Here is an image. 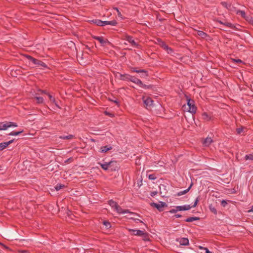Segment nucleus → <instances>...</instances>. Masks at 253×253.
Returning a JSON list of instances; mask_svg holds the SVG:
<instances>
[{
  "instance_id": "473e14b6",
  "label": "nucleus",
  "mask_w": 253,
  "mask_h": 253,
  "mask_svg": "<svg viewBox=\"0 0 253 253\" xmlns=\"http://www.w3.org/2000/svg\"><path fill=\"white\" fill-rule=\"evenodd\" d=\"M144 233H145V232L144 231L140 230H136V233H133V235H137L138 236H142L144 235Z\"/></svg>"
},
{
  "instance_id": "a211bd4d",
  "label": "nucleus",
  "mask_w": 253,
  "mask_h": 253,
  "mask_svg": "<svg viewBox=\"0 0 253 253\" xmlns=\"http://www.w3.org/2000/svg\"><path fill=\"white\" fill-rule=\"evenodd\" d=\"M197 34L200 36L202 39H206L207 37H210L209 35L202 31H197Z\"/></svg>"
},
{
  "instance_id": "c9c22d12",
  "label": "nucleus",
  "mask_w": 253,
  "mask_h": 253,
  "mask_svg": "<svg viewBox=\"0 0 253 253\" xmlns=\"http://www.w3.org/2000/svg\"><path fill=\"white\" fill-rule=\"evenodd\" d=\"M115 210H116L117 212L118 213H119V214L123 213L124 210L119 205H117Z\"/></svg>"
},
{
  "instance_id": "bf43d9fd",
  "label": "nucleus",
  "mask_w": 253,
  "mask_h": 253,
  "mask_svg": "<svg viewBox=\"0 0 253 253\" xmlns=\"http://www.w3.org/2000/svg\"><path fill=\"white\" fill-rule=\"evenodd\" d=\"M173 217L179 218L181 217V215L179 214H175L173 216Z\"/></svg>"
},
{
  "instance_id": "37998d69",
  "label": "nucleus",
  "mask_w": 253,
  "mask_h": 253,
  "mask_svg": "<svg viewBox=\"0 0 253 253\" xmlns=\"http://www.w3.org/2000/svg\"><path fill=\"white\" fill-rule=\"evenodd\" d=\"M200 200V196H198L196 200L195 201V202L194 203V205L193 206H192V208H194V207H196L198 203V202H199Z\"/></svg>"
},
{
  "instance_id": "3c124183",
  "label": "nucleus",
  "mask_w": 253,
  "mask_h": 253,
  "mask_svg": "<svg viewBox=\"0 0 253 253\" xmlns=\"http://www.w3.org/2000/svg\"><path fill=\"white\" fill-rule=\"evenodd\" d=\"M129 219L135 221L137 223L138 222H141V223H143V221L142 220L139 219L134 218L133 217H130Z\"/></svg>"
},
{
  "instance_id": "f8f14e48",
  "label": "nucleus",
  "mask_w": 253,
  "mask_h": 253,
  "mask_svg": "<svg viewBox=\"0 0 253 253\" xmlns=\"http://www.w3.org/2000/svg\"><path fill=\"white\" fill-rule=\"evenodd\" d=\"M176 241L179 242L180 246H187L189 245V240L187 238L176 239Z\"/></svg>"
},
{
  "instance_id": "ea45409f",
  "label": "nucleus",
  "mask_w": 253,
  "mask_h": 253,
  "mask_svg": "<svg viewBox=\"0 0 253 253\" xmlns=\"http://www.w3.org/2000/svg\"><path fill=\"white\" fill-rule=\"evenodd\" d=\"M7 124H8V127H12V126H13V127L17 126V124L16 123L8 122Z\"/></svg>"
},
{
  "instance_id": "aec40b11",
  "label": "nucleus",
  "mask_w": 253,
  "mask_h": 253,
  "mask_svg": "<svg viewBox=\"0 0 253 253\" xmlns=\"http://www.w3.org/2000/svg\"><path fill=\"white\" fill-rule=\"evenodd\" d=\"M237 14H239L241 15V16L244 18L246 20L247 19V17L248 16L246 15V12L245 11L241 10H238L236 12Z\"/></svg>"
},
{
  "instance_id": "bb28decb",
  "label": "nucleus",
  "mask_w": 253,
  "mask_h": 253,
  "mask_svg": "<svg viewBox=\"0 0 253 253\" xmlns=\"http://www.w3.org/2000/svg\"><path fill=\"white\" fill-rule=\"evenodd\" d=\"M8 146V144L6 142L0 143V151H2Z\"/></svg>"
},
{
  "instance_id": "5fc2aeb1",
  "label": "nucleus",
  "mask_w": 253,
  "mask_h": 253,
  "mask_svg": "<svg viewBox=\"0 0 253 253\" xmlns=\"http://www.w3.org/2000/svg\"><path fill=\"white\" fill-rule=\"evenodd\" d=\"M128 231L129 232L132 233V235H133V233H136V230H135V229H128Z\"/></svg>"
},
{
  "instance_id": "a19ab883",
  "label": "nucleus",
  "mask_w": 253,
  "mask_h": 253,
  "mask_svg": "<svg viewBox=\"0 0 253 253\" xmlns=\"http://www.w3.org/2000/svg\"><path fill=\"white\" fill-rule=\"evenodd\" d=\"M245 128L244 126H241V127L237 128L236 129V132L237 134H241L243 131L244 129Z\"/></svg>"
},
{
  "instance_id": "cd10ccee",
  "label": "nucleus",
  "mask_w": 253,
  "mask_h": 253,
  "mask_svg": "<svg viewBox=\"0 0 253 253\" xmlns=\"http://www.w3.org/2000/svg\"><path fill=\"white\" fill-rule=\"evenodd\" d=\"M143 237V240L144 241H150L149 234L147 232H145L144 235L142 236Z\"/></svg>"
},
{
  "instance_id": "6e6d98bb",
  "label": "nucleus",
  "mask_w": 253,
  "mask_h": 253,
  "mask_svg": "<svg viewBox=\"0 0 253 253\" xmlns=\"http://www.w3.org/2000/svg\"><path fill=\"white\" fill-rule=\"evenodd\" d=\"M233 60L235 62L237 63H243V62L241 59H234Z\"/></svg>"
},
{
  "instance_id": "774afa93",
  "label": "nucleus",
  "mask_w": 253,
  "mask_h": 253,
  "mask_svg": "<svg viewBox=\"0 0 253 253\" xmlns=\"http://www.w3.org/2000/svg\"><path fill=\"white\" fill-rule=\"evenodd\" d=\"M199 248L200 249H201V250H205V247H202V246H199Z\"/></svg>"
},
{
  "instance_id": "09e8293b",
  "label": "nucleus",
  "mask_w": 253,
  "mask_h": 253,
  "mask_svg": "<svg viewBox=\"0 0 253 253\" xmlns=\"http://www.w3.org/2000/svg\"><path fill=\"white\" fill-rule=\"evenodd\" d=\"M114 9L117 11L118 16L122 18V15L121 12L119 11V9L117 7H114Z\"/></svg>"
},
{
  "instance_id": "0e129e2a",
  "label": "nucleus",
  "mask_w": 253,
  "mask_h": 253,
  "mask_svg": "<svg viewBox=\"0 0 253 253\" xmlns=\"http://www.w3.org/2000/svg\"><path fill=\"white\" fill-rule=\"evenodd\" d=\"M0 245L2 246L5 249L10 250L9 248L8 247L4 245V244L0 243Z\"/></svg>"
},
{
  "instance_id": "69168bd1",
  "label": "nucleus",
  "mask_w": 253,
  "mask_h": 253,
  "mask_svg": "<svg viewBox=\"0 0 253 253\" xmlns=\"http://www.w3.org/2000/svg\"><path fill=\"white\" fill-rule=\"evenodd\" d=\"M221 4H222V5L223 6H224V7H225L227 8V3H226V2H222L221 3Z\"/></svg>"
},
{
  "instance_id": "c03bdc74",
  "label": "nucleus",
  "mask_w": 253,
  "mask_h": 253,
  "mask_svg": "<svg viewBox=\"0 0 253 253\" xmlns=\"http://www.w3.org/2000/svg\"><path fill=\"white\" fill-rule=\"evenodd\" d=\"M47 95H48L49 99L51 102H55V99L54 97H53L50 93H47Z\"/></svg>"
},
{
  "instance_id": "680f3d73",
  "label": "nucleus",
  "mask_w": 253,
  "mask_h": 253,
  "mask_svg": "<svg viewBox=\"0 0 253 253\" xmlns=\"http://www.w3.org/2000/svg\"><path fill=\"white\" fill-rule=\"evenodd\" d=\"M157 194V192L153 191L151 193V196L153 197Z\"/></svg>"
},
{
  "instance_id": "393cba45",
  "label": "nucleus",
  "mask_w": 253,
  "mask_h": 253,
  "mask_svg": "<svg viewBox=\"0 0 253 253\" xmlns=\"http://www.w3.org/2000/svg\"><path fill=\"white\" fill-rule=\"evenodd\" d=\"M202 116L203 120L206 121H209L211 119V117L209 116L208 113L206 112L203 113Z\"/></svg>"
},
{
  "instance_id": "9b49d317",
  "label": "nucleus",
  "mask_w": 253,
  "mask_h": 253,
  "mask_svg": "<svg viewBox=\"0 0 253 253\" xmlns=\"http://www.w3.org/2000/svg\"><path fill=\"white\" fill-rule=\"evenodd\" d=\"M142 99H143L144 104L146 108L150 107L153 106L154 101L151 97H148L144 100V97H143Z\"/></svg>"
},
{
  "instance_id": "7ed1b4c3",
  "label": "nucleus",
  "mask_w": 253,
  "mask_h": 253,
  "mask_svg": "<svg viewBox=\"0 0 253 253\" xmlns=\"http://www.w3.org/2000/svg\"><path fill=\"white\" fill-rule=\"evenodd\" d=\"M26 57L30 61L32 62L34 64H35L36 67L42 66L44 68H47L46 64L43 62L42 61L36 59L29 55H26Z\"/></svg>"
},
{
  "instance_id": "79ce46f5",
  "label": "nucleus",
  "mask_w": 253,
  "mask_h": 253,
  "mask_svg": "<svg viewBox=\"0 0 253 253\" xmlns=\"http://www.w3.org/2000/svg\"><path fill=\"white\" fill-rule=\"evenodd\" d=\"M35 99L38 103H42L43 102V99L42 97H36Z\"/></svg>"
},
{
  "instance_id": "423d86ee",
  "label": "nucleus",
  "mask_w": 253,
  "mask_h": 253,
  "mask_svg": "<svg viewBox=\"0 0 253 253\" xmlns=\"http://www.w3.org/2000/svg\"><path fill=\"white\" fill-rule=\"evenodd\" d=\"M92 38L94 40H97L102 46H105L107 44H111V43L107 39H104L103 37L92 36Z\"/></svg>"
},
{
  "instance_id": "f257e3e1",
  "label": "nucleus",
  "mask_w": 253,
  "mask_h": 253,
  "mask_svg": "<svg viewBox=\"0 0 253 253\" xmlns=\"http://www.w3.org/2000/svg\"><path fill=\"white\" fill-rule=\"evenodd\" d=\"M185 97L187 101V105L188 107L187 110L188 112L192 114H195L197 111V107L195 104L194 100L191 99L188 95L186 94L185 95Z\"/></svg>"
},
{
  "instance_id": "2eb2a0df",
  "label": "nucleus",
  "mask_w": 253,
  "mask_h": 253,
  "mask_svg": "<svg viewBox=\"0 0 253 253\" xmlns=\"http://www.w3.org/2000/svg\"><path fill=\"white\" fill-rule=\"evenodd\" d=\"M192 207L190 205H184V206H177V210L178 211H187L190 210Z\"/></svg>"
},
{
  "instance_id": "9d476101",
  "label": "nucleus",
  "mask_w": 253,
  "mask_h": 253,
  "mask_svg": "<svg viewBox=\"0 0 253 253\" xmlns=\"http://www.w3.org/2000/svg\"><path fill=\"white\" fill-rule=\"evenodd\" d=\"M139 86L145 89H150L152 92L157 91V87L156 85L153 84L146 85L142 82V84H140Z\"/></svg>"
},
{
  "instance_id": "a18cd8bd",
  "label": "nucleus",
  "mask_w": 253,
  "mask_h": 253,
  "mask_svg": "<svg viewBox=\"0 0 253 253\" xmlns=\"http://www.w3.org/2000/svg\"><path fill=\"white\" fill-rule=\"evenodd\" d=\"M178 211L177 210V206L175 207L174 209H172L169 211L168 212L171 213H175Z\"/></svg>"
},
{
  "instance_id": "c85d7f7f",
  "label": "nucleus",
  "mask_w": 253,
  "mask_h": 253,
  "mask_svg": "<svg viewBox=\"0 0 253 253\" xmlns=\"http://www.w3.org/2000/svg\"><path fill=\"white\" fill-rule=\"evenodd\" d=\"M108 100L111 102L115 103L118 106L120 105L119 102L118 101L117 99L115 97H113V99L108 97Z\"/></svg>"
},
{
  "instance_id": "864d4df0",
  "label": "nucleus",
  "mask_w": 253,
  "mask_h": 253,
  "mask_svg": "<svg viewBox=\"0 0 253 253\" xmlns=\"http://www.w3.org/2000/svg\"><path fill=\"white\" fill-rule=\"evenodd\" d=\"M105 114H106V115H108L111 117H114V114L109 112H107V111H105L104 112Z\"/></svg>"
},
{
  "instance_id": "603ef678",
  "label": "nucleus",
  "mask_w": 253,
  "mask_h": 253,
  "mask_svg": "<svg viewBox=\"0 0 253 253\" xmlns=\"http://www.w3.org/2000/svg\"><path fill=\"white\" fill-rule=\"evenodd\" d=\"M227 202H226L225 200H222V201H221V206H222V207H226V206L227 205Z\"/></svg>"
},
{
  "instance_id": "20e7f679",
  "label": "nucleus",
  "mask_w": 253,
  "mask_h": 253,
  "mask_svg": "<svg viewBox=\"0 0 253 253\" xmlns=\"http://www.w3.org/2000/svg\"><path fill=\"white\" fill-rule=\"evenodd\" d=\"M130 70L132 72L140 73V77L141 78H146L149 76L148 72L144 69H139L137 67H131Z\"/></svg>"
},
{
  "instance_id": "4d7b16f0",
  "label": "nucleus",
  "mask_w": 253,
  "mask_h": 253,
  "mask_svg": "<svg viewBox=\"0 0 253 253\" xmlns=\"http://www.w3.org/2000/svg\"><path fill=\"white\" fill-rule=\"evenodd\" d=\"M6 237L9 238L10 240H12L13 239L15 238V237L12 236V235H6Z\"/></svg>"
},
{
  "instance_id": "de8ad7c7",
  "label": "nucleus",
  "mask_w": 253,
  "mask_h": 253,
  "mask_svg": "<svg viewBox=\"0 0 253 253\" xmlns=\"http://www.w3.org/2000/svg\"><path fill=\"white\" fill-rule=\"evenodd\" d=\"M149 179L150 180H155L156 179V176L155 174H151L149 175Z\"/></svg>"
},
{
  "instance_id": "f3484780",
  "label": "nucleus",
  "mask_w": 253,
  "mask_h": 253,
  "mask_svg": "<svg viewBox=\"0 0 253 253\" xmlns=\"http://www.w3.org/2000/svg\"><path fill=\"white\" fill-rule=\"evenodd\" d=\"M112 147L110 145H106L104 146H102L100 148L101 152L106 153L107 151L112 150Z\"/></svg>"
},
{
  "instance_id": "1a4fd4ad",
  "label": "nucleus",
  "mask_w": 253,
  "mask_h": 253,
  "mask_svg": "<svg viewBox=\"0 0 253 253\" xmlns=\"http://www.w3.org/2000/svg\"><path fill=\"white\" fill-rule=\"evenodd\" d=\"M124 39L128 41L131 45L133 46L138 47L139 44H137L134 40L133 39V37L131 36H129L127 34H126L125 36Z\"/></svg>"
},
{
  "instance_id": "412c9836",
  "label": "nucleus",
  "mask_w": 253,
  "mask_h": 253,
  "mask_svg": "<svg viewBox=\"0 0 253 253\" xmlns=\"http://www.w3.org/2000/svg\"><path fill=\"white\" fill-rule=\"evenodd\" d=\"M59 138L61 139H72L75 138V135L72 134H69L68 135H61L59 136Z\"/></svg>"
},
{
  "instance_id": "e433bc0d",
  "label": "nucleus",
  "mask_w": 253,
  "mask_h": 253,
  "mask_svg": "<svg viewBox=\"0 0 253 253\" xmlns=\"http://www.w3.org/2000/svg\"><path fill=\"white\" fill-rule=\"evenodd\" d=\"M130 213V214H131L137 215V216L140 217V214H138L137 213H135V212H132V211H130L129 210H124L123 213Z\"/></svg>"
},
{
  "instance_id": "b1692460",
  "label": "nucleus",
  "mask_w": 253,
  "mask_h": 253,
  "mask_svg": "<svg viewBox=\"0 0 253 253\" xmlns=\"http://www.w3.org/2000/svg\"><path fill=\"white\" fill-rule=\"evenodd\" d=\"M7 122H6L5 123H0V130H6L7 128H8V124H7Z\"/></svg>"
},
{
  "instance_id": "6ab92c4d",
  "label": "nucleus",
  "mask_w": 253,
  "mask_h": 253,
  "mask_svg": "<svg viewBox=\"0 0 253 253\" xmlns=\"http://www.w3.org/2000/svg\"><path fill=\"white\" fill-rule=\"evenodd\" d=\"M212 142V139L211 137H207L203 142V144L206 146H209Z\"/></svg>"
},
{
  "instance_id": "f03ea898",
  "label": "nucleus",
  "mask_w": 253,
  "mask_h": 253,
  "mask_svg": "<svg viewBox=\"0 0 253 253\" xmlns=\"http://www.w3.org/2000/svg\"><path fill=\"white\" fill-rule=\"evenodd\" d=\"M90 23L92 24H95L96 25L98 26H104L107 25H110L115 26H116L117 24V22L116 20L108 21H102L100 19H93L90 21Z\"/></svg>"
},
{
  "instance_id": "052dcab7",
  "label": "nucleus",
  "mask_w": 253,
  "mask_h": 253,
  "mask_svg": "<svg viewBox=\"0 0 253 253\" xmlns=\"http://www.w3.org/2000/svg\"><path fill=\"white\" fill-rule=\"evenodd\" d=\"M14 140H15V139H11L6 142L8 144V145H9L11 144L12 143H13L14 141Z\"/></svg>"
},
{
  "instance_id": "39448f33",
  "label": "nucleus",
  "mask_w": 253,
  "mask_h": 253,
  "mask_svg": "<svg viewBox=\"0 0 253 253\" xmlns=\"http://www.w3.org/2000/svg\"><path fill=\"white\" fill-rule=\"evenodd\" d=\"M159 44L165 49L168 53L171 54L173 52V50L170 47H169L165 42H164L161 39H157Z\"/></svg>"
},
{
  "instance_id": "4c0bfd02",
  "label": "nucleus",
  "mask_w": 253,
  "mask_h": 253,
  "mask_svg": "<svg viewBox=\"0 0 253 253\" xmlns=\"http://www.w3.org/2000/svg\"><path fill=\"white\" fill-rule=\"evenodd\" d=\"M246 21H248L251 25L253 26V17L249 15L246 19Z\"/></svg>"
},
{
  "instance_id": "c756f323",
  "label": "nucleus",
  "mask_w": 253,
  "mask_h": 253,
  "mask_svg": "<svg viewBox=\"0 0 253 253\" xmlns=\"http://www.w3.org/2000/svg\"><path fill=\"white\" fill-rule=\"evenodd\" d=\"M23 132V129H22L21 130H20L18 131H11V132H10L8 134V135L16 136V135H18L20 134V133H22Z\"/></svg>"
},
{
  "instance_id": "dca6fc26",
  "label": "nucleus",
  "mask_w": 253,
  "mask_h": 253,
  "mask_svg": "<svg viewBox=\"0 0 253 253\" xmlns=\"http://www.w3.org/2000/svg\"><path fill=\"white\" fill-rule=\"evenodd\" d=\"M193 184V182H191L190 186H189V187L187 189H186V190H185L184 191H180V192H178L177 193L176 195L178 196H180L182 195H184V194H186L190 190Z\"/></svg>"
},
{
  "instance_id": "72a5a7b5",
  "label": "nucleus",
  "mask_w": 253,
  "mask_h": 253,
  "mask_svg": "<svg viewBox=\"0 0 253 253\" xmlns=\"http://www.w3.org/2000/svg\"><path fill=\"white\" fill-rule=\"evenodd\" d=\"M103 224L105 226L107 229H109L111 227V225L110 222L104 220L103 221Z\"/></svg>"
},
{
  "instance_id": "0eeeda50",
  "label": "nucleus",
  "mask_w": 253,
  "mask_h": 253,
  "mask_svg": "<svg viewBox=\"0 0 253 253\" xmlns=\"http://www.w3.org/2000/svg\"><path fill=\"white\" fill-rule=\"evenodd\" d=\"M151 206L152 207L156 208L159 211H164L163 208L167 207V204L164 202H159V203H151Z\"/></svg>"
},
{
  "instance_id": "5701e85b",
  "label": "nucleus",
  "mask_w": 253,
  "mask_h": 253,
  "mask_svg": "<svg viewBox=\"0 0 253 253\" xmlns=\"http://www.w3.org/2000/svg\"><path fill=\"white\" fill-rule=\"evenodd\" d=\"M108 204L112 208L116 209L117 205H118V203L113 201V200H110L108 201Z\"/></svg>"
},
{
  "instance_id": "4468645a",
  "label": "nucleus",
  "mask_w": 253,
  "mask_h": 253,
  "mask_svg": "<svg viewBox=\"0 0 253 253\" xmlns=\"http://www.w3.org/2000/svg\"><path fill=\"white\" fill-rule=\"evenodd\" d=\"M119 75V79L124 81H129V75L127 74H122L118 73Z\"/></svg>"
},
{
  "instance_id": "ddd939ff",
  "label": "nucleus",
  "mask_w": 253,
  "mask_h": 253,
  "mask_svg": "<svg viewBox=\"0 0 253 253\" xmlns=\"http://www.w3.org/2000/svg\"><path fill=\"white\" fill-rule=\"evenodd\" d=\"M129 81L138 85L142 84V81L137 78L129 75Z\"/></svg>"
},
{
  "instance_id": "58836bf2",
  "label": "nucleus",
  "mask_w": 253,
  "mask_h": 253,
  "mask_svg": "<svg viewBox=\"0 0 253 253\" xmlns=\"http://www.w3.org/2000/svg\"><path fill=\"white\" fill-rule=\"evenodd\" d=\"M64 187H65L64 185L62 184H58L56 185V186H55V188L56 191H58V190L61 189L62 188H63Z\"/></svg>"
},
{
  "instance_id": "8fccbe9b",
  "label": "nucleus",
  "mask_w": 253,
  "mask_h": 253,
  "mask_svg": "<svg viewBox=\"0 0 253 253\" xmlns=\"http://www.w3.org/2000/svg\"><path fill=\"white\" fill-rule=\"evenodd\" d=\"M73 161V158L72 157H70L69 159H68L67 160L65 161V163H71Z\"/></svg>"
},
{
  "instance_id": "2f4dec72",
  "label": "nucleus",
  "mask_w": 253,
  "mask_h": 253,
  "mask_svg": "<svg viewBox=\"0 0 253 253\" xmlns=\"http://www.w3.org/2000/svg\"><path fill=\"white\" fill-rule=\"evenodd\" d=\"M226 26L230 28L235 29L236 30H239V29L237 27L236 25H234L230 22H229V23H227V24H226Z\"/></svg>"
},
{
  "instance_id": "6e6552de",
  "label": "nucleus",
  "mask_w": 253,
  "mask_h": 253,
  "mask_svg": "<svg viewBox=\"0 0 253 253\" xmlns=\"http://www.w3.org/2000/svg\"><path fill=\"white\" fill-rule=\"evenodd\" d=\"M98 164L103 169L107 170L110 169L109 167H112L113 165L116 164V161H111L109 163H105L104 164L98 163Z\"/></svg>"
},
{
  "instance_id": "13d9d810",
  "label": "nucleus",
  "mask_w": 253,
  "mask_h": 253,
  "mask_svg": "<svg viewBox=\"0 0 253 253\" xmlns=\"http://www.w3.org/2000/svg\"><path fill=\"white\" fill-rule=\"evenodd\" d=\"M18 252L20 253H27L28 251L26 250H18Z\"/></svg>"
},
{
  "instance_id": "e2e57ef3",
  "label": "nucleus",
  "mask_w": 253,
  "mask_h": 253,
  "mask_svg": "<svg viewBox=\"0 0 253 253\" xmlns=\"http://www.w3.org/2000/svg\"><path fill=\"white\" fill-rule=\"evenodd\" d=\"M206 253H212L207 248H205V250Z\"/></svg>"
},
{
  "instance_id": "49530a36",
  "label": "nucleus",
  "mask_w": 253,
  "mask_h": 253,
  "mask_svg": "<svg viewBox=\"0 0 253 253\" xmlns=\"http://www.w3.org/2000/svg\"><path fill=\"white\" fill-rule=\"evenodd\" d=\"M214 21L220 23V24L224 25V26H226V24H227V23H229V22H223L222 21L219 20L218 19H215V20H214Z\"/></svg>"
},
{
  "instance_id": "338daca9",
  "label": "nucleus",
  "mask_w": 253,
  "mask_h": 253,
  "mask_svg": "<svg viewBox=\"0 0 253 253\" xmlns=\"http://www.w3.org/2000/svg\"><path fill=\"white\" fill-rule=\"evenodd\" d=\"M253 205L252 206L251 209L248 211V212H253Z\"/></svg>"
},
{
  "instance_id": "a878e982",
  "label": "nucleus",
  "mask_w": 253,
  "mask_h": 253,
  "mask_svg": "<svg viewBox=\"0 0 253 253\" xmlns=\"http://www.w3.org/2000/svg\"><path fill=\"white\" fill-rule=\"evenodd\" d=\"M111 171H116L119 169L118 164L116 161V164H114L112 167H109Z\"/></svg>"
},
{
  "instance_id": "7c9ffc66",
  "label": "nucleus",
  "mask_w": 253,
  "mask_h": 253,
  "mask_svg": "<svg viewBox=\"0 0 253 253\" xmlns=\"http://www.w3.org/2000/svg\"><path fill=\"white\" fill-rule=\"evenodd\" d=\"M209 209L211 212L213 213L215 215L217 214V211L215 208L212 205H210L209 206Z\"/></svg>"
},
{
  "instance_id": "4be33fe9",
  "label": "nucleus",
  "mask_w": 253,
  "mask_h": 253,
  "mask_svg": "<svg viewBox=\"0 0 253 253\" xmlns=\"http://www.w3.org/2000/svg\"><path fill=\"white\" fill-rule=\"evenodd\" d=\"M200 219V217L194 216V217H188V218L185 219L184 221L185 222H192L194 221L199 220Z\"/></svg>"
},
{
  "instance_id": "f704fd0d",
  "label": "nucleus",
  "mask_w": 253,
  "mask_h": 253,
  "mask_svg": "<svg viewBox=\"0 0 253 253\" xmlns=\"http://www.w3.org/2000/svg\"><path fill=\"white\" fill-rule=\"evenodd\" d=\"M245 160H251V161H253V153L252 154H250L249 155H246L245 156Z\"/></svg>"
}]
</instances>
